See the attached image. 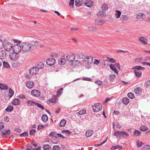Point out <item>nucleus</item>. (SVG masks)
<instances>
[{"label":"nucleus","mask_w":150,"mask_h":150,"mask_svg":"<svg viewBox=\"0 0 150 150\" xmlns=\"http://www.w3.org/2000/svg\"><path fill=\"white\" fill-rule=\"evenodd\" d=\"M132 69L134 70V72L135 76L138 77H139L141 76L142 74L140 70H143L145 69V68L144 67L139 66H136L133 67Z\"/></svg>","instance_id":"nucleus-1"},{"label":"nucleus","mask_w":150,"mask_h":150,"mask_svg":"<svg viewBox=\"0 0 150 150\" xmlns=\"http://www.w3.org/2000/svg\"><path fill=\"white\" fill-rule=\"evenodd\" d=\"M39 69L35 67H33L31 68L29 71L30 75L26 74L25 77L26 79H30L33 75L36 74L39 72Z\"/></svg>","instance_id":"nucleus-2"},{"label":"nucleus","mask_w":150,"mask_h":150,"mask_svg":"<svg viewBox=\"0 0 150 150\" xmlns=\"http://www.w3.org/2000/svg\"><path fill=\"white\" fill-rule=\"evenodd\" d=\"M22 50L26 52L30 51L31 49L30 44L28 42H24L21 45Z\"/></svg>","instance_id":"nucleus-3"},{"label":"nucleus","mask_w":150,"mask_h":150,"mask_svg":"<svg viewBox=\"0 0 150 150\" xmlns=\"http://www.w3.org/2000/svg\"><path fill=\"white\" fill-rule=\"evenodd\" d=\"M114 135L116 136L117 137H120L121 136L123 137L124 135L126 137H128L129 134L128 133L124 131H117L115 132Z\"/></svg>","instance_id":"nucleus-4"},{"label":"nucleus","mask_w":150,"mask_h":150,"mask_svg":"<svg viewBox=\"0 0 150 150\" xmlns=\"http://www.w3.org/2000/svg\"><path fill=\"white\" fill-rule=\"evenodd\" d=\"M83 61L86 66H88L92 64L93 59V57L89 56L86 57L84 58Z\"/></svg>","instance_id":"nucleus-5"},{"label":"nucleus","mask_w":150,"mask_h":150,"mask_svg":"<svg viewBox=\"0 0 150 150\" xmlns=\"http://www.w3.org/2000/svg\"><path fill=\"white\" fill-rule=\"evenodd\" d=\"M93 110L94 112H99L102 109V106L101 103H99L95 104L93 107Z\"/></svg>","instance_id":"nucleus-6"},{"label":"nucleus","mask_w":150,"mask_h":150,"mask_svg":"<svg viewBox=\"0 0 150 150\" xmlns=\"http://www.w3.org/2000/svg\"><path fill=\"white\" fill-rule=\"evenodd\" d=\"M3 47L5 50L7 51H10L13 47L12 44L9 42L5 43Z\"/></svg>","instance_id":"nucleus-7"},{"label":"nucleus","mask_w":150,"mask_h":150,"mask_svg":"<svg viewBox=\"0 0 150 150\" xmlns=\"http://www.w3.org/2000/svg\"><path fill=\"white\" fill-rule=\"evenodd\" d=\"M13 50L18 53H19L22 50L21 46L18 44L15 45L13 47Z\"/></svg>","instance_id":"nucleus-8"},{"label":"nucleus","mask_w":150,"mask_h":150,"mask_svg":"<svg viewBox=\"0 0 150 150\" xmlns=\"http://www.w3.org/2000/svg\"><path fill=\"white\" fill-rule=\"evenodd\" d=\"M9 56L11 59L14 60H16L18 58V53L14 52H13L12 53H10Z\"/></svg>","instance_id":"nucleus-9"},{"label":"nucleus","mask_w":150,"mask_h":150,"mask_svg":"<svg viewBox=\"0 0 150 150\" xmlns=\"http://www.w3.org/2000/svg\"><path fill=\"white\" fill-rule=\"evenodd\" d=\"M66 58L69 61L73 62L75 60V57L73 54L71 53L66 56Z\"/></svg>","instance_id":"nucleus-10"},{"label":"nucleus","mask_w":150,"mask_h":150,"mask_svg":"<svg viewBox=\"0 0 150 150\" xmlns=\"http://www.w3.org/2000/svg\"><path fill=\"white\" fill-rule=\"evenodd\" d=\"M55 59L54 58H51L47 59L46 62L47 64L51 66L53 65L55 63Z\"/></svg>","instance_id":"nucleus-11"},{"label":"nucleus","mask_w":150,"mask_h":150,"mask_svg":"<svg viewBox=\"0 0 150 150\" xmlns=\"http://www.w3.org/2000/svg\"><path fill=\"white\" fill-rule=\"evenodd\" d=\"M31 94L33 96H35L38 97L40 96V93L38 90H33L31 91Z\"/></svg>","instance_id":"nucleus-12"},{"label":"nucleus","mask_w":150,"mask_h":150,"mask_svg":"<svg viewBox=\"0 0 150 150\" xmlns=\"http://www.w3.org/2000/svg\"><path fill=\"white\" fill-rule=\"evenodd\" d=\"M145 15L142 13L138 14L136 17L137 19L139 21H141L144 19Z\"/></svg>","instance_id":"nucleus-13"},{"label":"nucleus","mask_w":150,"mask_h":150,"mask_svg":"<svg viewBox=\"0 0 150 150\" xmlns=\"http://www.w3.org/2000/svg\"><path fill=\"white\" fill-rule=\"evenodd\" d=\"M2 133L1 136L3 138H5L6 135H9L11 133L9 129H7L5 132H4L2 131L1 132Z\"/></svg>","instance_id":"nucleus-14"},{"label":"nucleus","mask_w":150,"mask_h":150,"mask_svg":"<svg viewBox=\"0 0 150 150\" xmlns=\"http://www.w3.org/2000/svg\"><path fill=\"white\" fill-rule=\"evenodd\" d=\"M85 5L88 7H91L93 6V3L91 1L89 0H86L85 1Z\"/></svg>","instance_id":"nucleus-15"},{"label":"nucleus","mask_w":150,"mask_h":150,"mask_svg":"<svg viewBox=\"0 0 150 150\" xmlns=\"http://www.w3.org/2000/svg\"><path fill=\"white\" fill-rule=\"evenodd\" d=\"M34 83L32 81H28L26 84V86L29 88H32L34 86Z\"/></svg>","instance_id":"nucleus-16"},{"label":"nucleus","mask_w":150,"mask_h":150,"mask_svg":"<svg viewBox=\"0 0 150 150\" xmlns=\"http://www.w3.org/2000/svg\"><path fill=\"white\" fill-rule=\"evenodd\" d=\"M20 103L21 101L19 99L15 98L13 100L12 104L15 105H18L20 104Z\"/></svg>","instance_id":"nucleus-17"},{"label":"nucleus","mask_w":150,"mask_h":150,"mask_svg":"<svg viewBox=\"0 0 150 150\" xmlns=\"http://www.w3.org/2000/svg\"><path fill=\"white\" fill-rule=\"evenodd\" d=\"M139 41L144 45H146L147 44V40L146 39L143 37H140L139 39Z\"/></svg>","instance_id":"nucleus-18"},{"label":"nucleus","mask_w":150,"mask_h":150,"mask_svg":"<svg viewBox=\"0 0 150 150\" xmlns=\"http://www.w3.org/2000/svg\"><path fill=\"white\" fill-rule=\"evenodd\" d=\"M36 67L39 70V69H42L43 68L44 66V65L43 63L41 62H38L36 64Z\"/></svg>","instance_id":"nucleus-19"},{"label":"nucleus","mask_w":150,"mask_h":150,"mask_svg":"<svg viewBox=\"0 0 150 150\" xmlns=\"http://www.w3.org/2000/svg\"><path fill=\"white\" fill-rule=\"evenodd\" d=\"M36 103L33 100H28L26 102L27 105L28 106H34L35 105Z\"/></svg>","instance_id":"nucleus-20"},{"label":"nucleus","mask_w":150,"mask_h":150,"mask_svg":"<svg viewBox=\"0 0 150 150\" xmlns=\"http://www.w3.org/2000/svg\"><path fill=\"white\" fill-rule=\"evenodd\" d=\"M6 54L5 51H2L0 52V58L4 59L6 58Z\"/></svg>","instance_id":"nucleus-21"},{"label":"nucleus","mask_w":150,"mask_h":150,"mask_svg":"<svg viewBox=\"0 0 150 150\" xmlns=\"http://www.w3.org/2000/svg\"><path fill=\"white\" fill-rule=\"evenodd\" d=\"M93 132L92 130H89L86 133V136L87 137H91L93 134Z\"/></svg>","instance_id":"nucleus-22"},{"label":"nucleus","mask_w":150,"mask_h":150,"mask_svg":"<svg viewBox=\"0 0 150 150\" xmlns=\"http://www.w3.org/2000/svg\"><path fill=\"white\" fill-rule=\"evenodd\" d=\"M63 90V88H60L57 91V94L56 95H54V97H57V96H59L61 95L62 92V91Z\"/></svg>","instance_id":"nucleus-23"},{"label":"nucleus","mask_w":150,"mask_h":150,"mask_svg":"<svg viewBox=\"0 0 150 150\" xmlns=\"http://www.w3.org/2000/svg\"><path fill=\"white\" fill-rule=\"evenodd\" d=\"M30 43L33 46L37 47L39 42L37 41H30Z\"/></svg>","instance_id":"nucleus-24"},{"label":"nucleus","mask_w":150,"mask_h":150,"mask_svg":"<svg viewBox=\"0 0 150 150\" xmlns=\"http://www.w3.org/2000/svg\"><path fill=\"white\" fill-rule=\"evenodd\" d=\"M109 66L111 70L113 71L116 73L117 74V70L116 68L115 67V65L114 64H111Z\"/></svg>","instance_id":"nucleus-25"},{"label":"nucleus","mask_w":150,"mask_h":150,"mask_svg":"<svg viewBox=\"0 0 150 150\" xmlns=\"http://www.w3.org/2000/svg\"><path fill=\"white\" fill-rule=\"evenodd\" d=\"M129 99L127 97L124 98L122 99V102L125 105L128 104L129 102Z\"/></svg>","instance_id":"nucleus-26"},{"label":"nucleus","mask_w":150,"mask_h":150,"mask_svg":"<svg viewBox=\"0 0 150 150\" xmlns=\"http://www.w3.org/2000/svg\"><path fill=\"white\" fill-rule=\"evenodd\" d=\"M66 62V60L64 58H61L58 60L59 64L60 65H63L65 64Z\"/></svg>","instance_id":"nucleus-27"},{"label":"nucleus","mask_w":150,"mask_h":150,"mask_svg":"<svg viewBox=\"0 0 150 150\" xmlns=\"http://www.w3.org/2000/svg\"><path fill=\"white\" fill-rule=\"evenodd\" d=\"M66 123V120L64 119H63L60 121L59 123V126L61 127H64L65 126Z\"/></svg>","instance_id":"nucleus-28"},{"label":"nucleus","mask_w":150,"mask_h":150,"mask_svg":"<svg viewBox=\"0 0 150 150\" xmlns=\"http://www.w3.org/2000/svg\"><path fill=\"white\" fill-rule=\"evenodd\" d=\"M82 0H76L75 1V4L76 6H79L82 5Z\"/></svg>","instance_id":"nucleus-29"},{"label":"nucleus","mask_w":150,"mask_h":150,"mask_svg":"<svg viewBox=\"0 0 150 150\" xmlns=\"http://www.w3.org/2000/svg\"><path fill=\"white\" fill-rule=\"evenodd\" d=\"M134 91L136 94H138L139 95L141 93L142 89L140 88H135Z\"/></svg>","instance_id":"nucleus-30"},{"label":"nucleus","mask_w":150,"mask_h":150,"mask_svg":"<svg viewBox=\"0 0 150 150\" xmlns=\"http://www.w3.org/2000/svg\"><path fill=\"white\" fill-rule=\"evenodd\" d=\"M0 88L1 90H7L8 89V87L6 85L0 83Z\"/></svg>","instance_id":"nucleus-31"},{"label":"nucleus","mask_w":150,"mask_h":150,"mask_svg":"<svg viewBox=\"0 0 150 150\" xmlns=\"http://www.w3.org/2000/svg\"><path fill=\"white\" fill-rule=\"evenodd\" d=\"M96 24L97 25H101L104 23V21L102 20H96L95 21Z\"/></svg>","instance_id":"nucleus-32"},{"label":"nucleus","mask_w":150,"mask_h":150,"mask_svg":"<svg viewBox=\"0 0 150 150\" xmlns=\"http://www.w3.org/2000/svg\"><path fill=\"white\" fill-rule=\"evenodd\" d=\"M104 11H99L97 13L98 16L99 17H103L105 16L106 14Z\"/></svg>","instance_id":"nucleus-33"},{"label":"nucleus","mask_w":150,"mask_h":150,"mask_svg":"<svg viewBox=\"0 0 150 150\" xmlns=\"http://www.w3.org/2000/svg\"><path fill=\"white\" fill-rule=\"evenodd\" d=\"M13 109V107L12 106H8L5 110V111L7 112H10L12 111Z\"/></svg>","instance_id":"nucleus-34"},{"label":"nucleus","mask_w":150,"mask_h":150,"mask_svg":"<svg viewBox=\"0 0 150 150\" xmlns=\"http://www.w3.org/2000/svg\"><path fill=\"white\" fill-rule=\"evenodd\" d=\"M43 148L44 150H50L51 149V147L49 144H45L43 146Z\"/></svg>","instance_id":"nucleus-35"},{"label":"nucleus","mask_w":150,"mask_h":150,"mask_svg":"<svg viewBox=\"0 0 150 150\" xmlns=\"http://www.w3.org/2000/svg\"><path fill=\"white\" fill-rule=\"evenodd\" d=\"M148 130V128L145 125H142L140 127V130L142 132H145Z\"/></svg>","instance_id":"nucleus-36"},{"label":"nucleus","mask_w":150,"mask_h":150,"mask_svg":"<svg viewBox=\"0 0 150 150\" xmlns=\"http://www.w3.org/2000/svg\"><path fill=\"white\" fill-rule=\"evenodd\" d=\"M128 18V17H127L126 15H122L120 19L122 22H124L127 20Z\"/></svg>","instance_id":"nucleus-37"},{"label":"nucleus","mask_w":150,"mask_h":150,"mask_svg":"<svg viewBox=\"0 0 150 150\" xmlns=\"http://www.w3.org/2000/svg\"><path fill=\"white\" fill-rule=\"evenodd\" d=\"M14 94V91L11 89L9 88V94L8 96L10 98H11Z\"/></svg>","instance_id":"nucleus-38"},{"label":"nucleus","mask_w":150,"mask_h":150,"mask_svg":"<svg viewBox=\"0 0 150 150\" xmlns=\"http://www.w3.org/2000/svg\"><path fill=\"white\" fill-rule=\"evenodd\" d=\"M48 117L47 115H44L42 117V120L44 122H46L47 121Z\"/></svg>","instance_id":"nucleus-39"},{"label":"nucleus","mask_w":150,"mask_h":150,"mask_svg":"<svg viewBox=\"0 0 150 150\" xmlns=\"http://www.w3.org/2000/svg\"><path fill=\"white\" fill-rule=\"evenodd\" d=\"M144 144V143L141 141H139L138 140H137V141L136 145L138 147H141Z\"/></svg>","instance_id":"nucleus-40"},{"label":"nucleus","mask_w":150,"mask_h":150,"mask_svg":"<svg viewBox=\"0 0 150 150\" xmlns=\"http://www.w3.org/2000/svg\"><path fill=\"white\" fill-rule=\"evenodd\" d=\"M121 15V12L118 10L116 11V13L115 15L117 18H119Z\"/></svg>","instance_id":"nucleus-41"},{"label":"nucleus","mask_w":150,"mask_h":150,"mask_svg":"<svg viewBox=\"0 0 150 150\" xmlns=\"http://www.w3.org/2000/svg\"><path fill=\"white\" fill-rule=\"evenodd\" d=\"M142 150H149L150 149V145H146L144 146L142 148Z\"/></svg>","instance_id":"nucleus-42"},{"label":"nucleus","mask_w":150,"mask_h":150,"mask_svg":"<svg viewBox=\"0 0 150 150\" xmlns=\"http://www.w3.org/2000/svg\"><path fill=\"white\" fill-rule=\"evenodd\" d=\"M62 132L63 134H67L68 135H69L71 133V132H70L68 130H63L62 131Z\"/></svg>","instance_id":"nucleus-43"},{"label":"nucleus","mask_w":150,"mask_h":150,"mask_svg":"<svg viewBox=\"0 0 150 150\" xmlns=\"http://www.w3.org/2000/svg\"><path fill=\"white\" fill-rule=\"evenodd\" d=\"M86 112V110L85 109H83L82 110H80L78 114L80 115H83L85 114Z\"/></svg>","instance_id":"nucleus-44"},{"label":"nucleus","mask_w":150,"mask_h":150,"mask_svg":"<svg viewBox=\"0 0 150 150\" xmlns=\"http://www.w3.org/2000/svg\"><path fill=\"white\" fill-rule=\"evenodd\" d=\"M28 135V133L27 132H25L20 134V136L21 137H27Z\"/></svg>","instance_id":"nucleus-45"},{"label":"nucleus","mask_w":150,"mask_h":150,"mask_svg":"<svg viewBox=\"0 0 150 150\" xmlns=\"http://www.w3.org/2000/svg\"><path fill=\"white\" fill-rule=\"evenodd\" d=\"M101 8L103 11H106L108 9V7L107 5L103 4Z\"/></svg>","instance_id":"nucleus-46"},{"label":"nucleus","mask_w":150,"mask_h":150,"mask_svg":"<svg viewBox=\"0 0 150 150\" xmlns=\"http://www.w3.org/2000/svg\"><path fill=\"white\" fill-rule=\"evenodd\" d=\"M107 62H109L112 63H115L116 61L114 59L110 58L108 57H107Z\"/></svg>","instance_id":"nucleus-47"},{"label":"nucleus","mask_w":150,"mask_h":150,"mask_svg":"<svg viewBox=\"0 0 150 150\" xmlns=\"http://www.w3.org/2000/svg\"><path fill=\"white\" fill-rule=\"evenodd\" d=\"M134 135L137 136H139L141 134V133L139 131L136 130L133 133Z\"/></svg>","instance_id":"nucleus-48"},{"label":"nucleus","mask_w":150,"mask_h":150,"mask_svg":"<svg viewBox=\"0 0 150 150\" xmlns=\"http://www.w3.org/2000/svg\"><path fill=\"white\" fill-rule=\"evenodd\" d=\"M56 135H57V134L55 132H51L49 135V136L53 137L54 138H55V139H57V137H56Z\"/></svg>","instance_id":"nucleus-49"},{"label":"nucleus","mask_w":150,"mask_h":150,"mask_svg":"<svg viewBox=\"0 0 150 150\" xmlns=\"http://www.w3.org/2000/svg\"><path fill=\"white\" fill-rule=\"evenodd\" d=\"M3 65L4 67L8 68L10 67V65L8 63L4 61L3 62Z\"/></svg>","instance_id":"nucleus-50"},{"label":"nucleus","mask_w":150,"mask_h":150,"mask_svg":"<svg viewBox=\"0 0 150 150\" xmlns=\"http://www.w3.org/2000/svg\"><path fill=\"white\" fill-rule=\"evenodd\" d=\"M35 105L38 107L39 108L42 110H44V107L41 104L38 103H36Z\"/></svg>","instance_id":"nucleus-51"},{"label":"nucleus","mask_w":150,"mask_h":150,"mask_svg":"<svg viewBox=\"0 0 150 150\" xmlns=\"http://www.w3.org/2000/svg\"><path fill=\"white\" fill-rule=\"evenodd\" d=\"M36 132V131L35 129H31L30 131V134L31 135H34Z\"/></svg>","instance_id":"nucleus-52"},{"label":"nucleus","mask_w":150,"mask_h":150,"mask_svg":"<svg viewBox=\"0 0 150 150\" xmlns=\"http://www.w3.org/2000/svg\"><path fill=\"white\" fill-rule=\"evenodd\" d=\"M128 97L131 99H132L134 98V95L132 93H128L127 94Z\"/></svg>","instance_id":"nucleus-53"},{"label":"nucleus","mask_w":150,"mask_h":150,"mask_svg":"<svg viewBox=\"0 0 150 150\" xmlns=\"http://www.w3.org/2000/svg\"><path fill=\"white\" fill-rule=\"evenodd\" d=\"M4 124L3 122L0 123V133H1L2 131H1L2 129L4 127Z\"/></svg>","instance_id":"nucleus-54"},{"label":"nucleus","mask_w":150,"mask_h":150,"mask_svg":"<svg viewBox=\"0 0 150 150\" xmlns=\"http://www.w3.org/2000/svg\"><path fill=\"white\" fill-rule=\"evenodd\" d=\"M53 150H60V147L57 145H55L53 146L52 148Z\"/></svg>","instance_id":"nucleus-55"},{"label":"nucleus","mask_w":150,"mask_h":150,"mask_svg":"<svg viewBox=\"0 0 150 150\" xmlns=\"http://www.w3.org/2000/svg\"><path fill=\"white\" fill-rule=\"evenodd\" d=\"M47 126V125H45V126H43V125H38V130H40L41 129H42L44 128L45 127H46Z\"/></svg>","instance_id":"nucleus-56"},{"label":"nucleus","mask_w":150,"mask_h":150,"mask_svg":"<svg viewBox=\"0 0 150 150\" xmlns=\"http://www.w3.org/2000/svg\"><path fill=\"white\" fill-rule=\"evenodd\" d=\"M88 29L89 30L95 31L96 30V28L94 27H88Z\"/></svg>","instance_id":"nucleus-57"},{"label":"nucleus","mask_w":150,"mask_h":150,"mask_svg":"<svg viewBox=\"0 0 150 150\" xmlns=\"http://www.w3.org/2000/svg\"><path fill=\"white\" fill-rule=\"evenodd\" d=\"M74 0H70L69 4V5L70 6L73 7L74 6Z\"/></svg>","instance_id":"nucleus-58"},{"label":"nucleus","mask_w":150,"mask_h":150,"mask_svg":"<svg viewBox=\"0 0 150 150\" xmlns=\"http://www.w3.org/2000/svg\"><path fill=\"white\" fill-rule=\"evenodd\" d=\"M14 130L17 132L20 133L21 132V129H20L19 127H17L15 128Z\"/></svg>","instance_id":"nucleus-59"},{"label":"nucleus","mask_w":150,"mask_h":150,"mask_svg":"<svg viewBox=\"0 0 150 150\" xmlns=\"http://www.w3.org/2000/svg\"><path fill=\"white\" fill-rule=\"evenodd\" d=\"M51 55L52 57H56L58 56V54L55 52H54L52 53Z\"/></svg>","instance_id":"nucleus-60"},{"label":"nucleus","mask_w":150,"mask_h":150,"mask_svg":"<svg viewBox=\"0 0 150 150\" xmlns=\"http://www.w3.org/2000/svg\"><path fill=\"white\" fill-rule=\"evenodd\" d=\"M4 44L2 40L0 39V49L2 48L4 46Z\"/></svg>","instance_id":"nucleus-61"},{"label":"nucleus","mask_w":150,"mask_h":150,"mask_svg":"<svg viewBox=\"0 0 150 150\" xmlns=\"http://www.w3.org/2000/svg\"><path fill=\"white\" fill-rule=\"evenodd\" d=\"M54 98V99H53V98H50L49 99V101L51 103H54L56 102V98H57V97H53Z\"/></svg>","instance_id":"nucleus-62"},{"label":"nucleus","mask_w":150,"mask_h":150,"mask_svg":"<svg viewBox=\"0 0 150 150\" xmlns=\"http://www.w3.org/2000/svg\"><path fill=\"white\" fill-rule=\"evenodd\" d=\"M4 121L6 122H8L9 121V118L8 116H6L4 118Z\"/></svg>","instance_id":"nucleus-63"},{"label":"nucleus","mask_w":150,"mask_h":150,"mask_svg":"<svg viewBox=\"0 0 150 150\" xmlns=\"http://www.w3.org/2000/svg\"><path fill=\"white\" fill-rule=\"evenodd\" d=\"M144 84L145 86H146V87L149 86L150 85V81H147Z\"/></svg>","instance_id":"nucleus-64"}]
</instances>
